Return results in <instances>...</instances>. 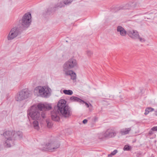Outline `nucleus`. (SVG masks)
I'll return each instance as SVG.
<instances>
[{
  "label": "nucleus",
  "mask_w": 157,
  "mask_h": 157,
  "mask_svg": "<svg viewBox=\"0 0 157 157\" xmlns=\"http://www.w3.org/2000/svg\"><path fill=\"white\" fill-rule=\"evenodd\" d=\"M23 136L22 132L19 131L17 132L15 131H13V139L14 140V142L17 139H21ZM15 143L14 142V143Z\"/></svg>",
  "instance_id": "f8f14e48"
},
{
  "label": "nucleus",
  "mask_w": 157,
  "mask_h": 157,
  "mask_svg": "<svg viewBox=\"0 0 157 157\" xmlns=\"http://www.w3.org/2000/svg\"><path fill=\"white\" fill-rule=\"evenodd\" d=\"M66 101L64 99L60 100L58 104V111L65 117H69L71 114V109L69 106L66 105Z\"/></svg>",
  "instance_id": "7ed1b4c3"
},
{
  "label": "nucleus",
  "mask_w": 157,
  "mask_h": 157,
  "mask_svg": "<svg viewBox=\"0 0 157 157\" xmlns=\"http://www.w3.org/2000/svg\"><path fill=\"white\" fill-rule=\"evenodd\" d=\"M46 122L47 124V126L49 128H51L53 126V124L52 122L50 121L49 120H47Z\"/></svg>",
  "instance_id": "aec40b11"
},
{
  "label": "nucleus",
  "mask_w": 157,
  "mask_h": 157,
  "mask_svg": "<svg viewBox=\"0 0 157 157\" xmlns=\"http://www.w3.org/2000/svg\"><path fill=\"white\" fill-rule=\"evenodd\" d=\"M60 146V144L59 141L55 140H50L45 145V147L42 150L53 151L59 148Z\"/></svg>",
  "instance_id": "423d86ee"
},
{
  "label": "nucleus",
  "mask_w": 157,
  "mask_h": 157,
  "mask_svg": "<svg viewBox=\"0 0 157 157\" xmlns=\"http://www.w3.org/2000/svg\"><path fill=\"white\" fill-rule=\"evenodd\" d=\"M154 110V109L151 107H147L145 109V112L144 113L145 115L147 114L150 112H152Z\"/></svg>",
  "instance_id": "a211bd4d"
},
{
  "label": "nucleus",
  "mask_w": 157,
  "mask_h": 157,
  "mask_svg": "<svg viewBox=\"0 0 157 157\" xmlns=\"http://www.w3.org/2000/svg\"><path fill=\"white\" fill-rule=\"evenodd\" d=\"M87 120L86 119H85L83 121L82 123L83 124H85L87 123Z\"/></svg>",
  "instance_id": "c85d7f7f"
},
{
  "label": "nucleus",
  "mask_w": 157,
  "mask_h": 157,
  "mask_svg": "<svg viewBox=\"0 0 157 157\" xmlns=\"http://www.w3.org/2000/svg\"><path fill=\"white\" fill-rule=\"evenodd\" d=\"M140 155V153H138L137 154V155H136V156L137 157H139V156Z\"/></svg>",
  "instance_id": "2f4dec72"
},
{
  "label": "nucleus",
  "mask_w": 157,
  "mask_h": 157,
  "mask_svg": "<svg viewBox=\"0 0 157 157\" xmlns=\"http://www.w3.org/2000/svg\"><path fill=\"white\" fill-rule=\"evenodd\" d=\"M6 140L4 143L5 147H10L14 145V140L13 138V131H6L3 133Z\"/></svg>",
  "instance_id": "39448f33"
},
{
  "label": "nucleus",
  "mask_w": 157,
  "mask_h": 157,
  "mask_svg": "<svg viewBox=\"0 0 157 157\" xmlns=\"http://www.w3.org/2000/svg\"><path fill=\"white\" fill-rule=\"evenodd\" d=\"M29 95L30 93L28 90L23 89L17 94L15 100L17 101H21L28 98Z\"/></svg>",
  "instance_id": "6e6552de"
},
{
  "label": "nucleus",
  "mask_w": 157,
  "mask_h": 157,
  "mask_svg": "<svg viewBox=\"0 0 157 157\" xmlns=\"http://www.w3.org/2000/svg\"><path fill=\"white\" fill-rule=\"evenodd\" d=\"M82 103H85V104L86 106L87 107V108H88L89 106V104L88 103H86V102H85L84 101V102H82ZM90 106H91V107L92 106V105L91 104H90Z\"/></svg>",
  "instance_id": "a878e982"
},
{
  "label": "nucleus",
  "mask_w": 157,
  "mask_h": 157,
  "mask_svg": "<svg viewBox=\"0 0 157 157\" xmlns=\"http://www.w3.org/2000/svg\"><path fill=\"white\" fill-rule=\"evenodd\" d=\"M70 99L72 101H77L81 103H82V102H84V101L83 100L77 97L74 96H72L70 98Z\"/></svg>",
  "instance_id": "f3484780"
},
{
  "label": "nucleus",
  "mask_w": 157,
  "mask_h": 157,
  "mask_svg": "<svg viewBox=\"0 0 157 157\" xmlns=\"http://www.w3.org/2000/svg\"><path fill=\"white\" fill-rule=\"evenodd\" d=\"M152 131L151 130H150V131L149 132H148V134L149 135H151L153 134V133L152 132Z\"/></svg>",
  "instance_id": "c756f323"
},
{
  "label": "nucleus",
  "mask_w": 157,
  "mask_h": 157,
  "mask_svg": "<svg viewBox=\"0 0 157 157\" xmlns=\"http://www.w3.org/2000/svg\"><path fill=\"white\" fill-rule=\"evenodd\" d=\"M49 10L50 11V10L49 9H48V10H47V14H50V12H49Z\"/></svg>",
  "instance_id": "7c9ffc66"
},
{
  "label": "nucleus",
  "mask_w": 157,
  "mask_h": 157,
  "mask_svg": "<svg viewBox=\"0 0 157 157\" xmlns=\"http://www.w3.org/2000/svg\"><path fill=\"white\" fill-rule=\"evenodd\" d=\"M155 115L157 116V110L155 111Z\"/></svg>",
  "instance_id": "72a5a7b5"
},
{
  "label": "nucleus",
  "mask_w": 157,
  "mask_h": 157,
  "mask_svg": "<svg viewBox=\"0 0 157 157\" xmlns=\"http://www.w3.org/2000/svg\"><path fill=\"white\" fill-rule=\"evenodd\" d=\"M105 137L104 136V134L100 133L98 135V138L100 139H103Z\"/></svg>",
  "instance_id": "393cba45"
},
{
  "label": "nucleus",
  "mask_w": 157,
  "mask_h": 157,
  "mask_svg": "<svg viewBox=\"0 0 157 157\" xmlns=\"http://www.w3.org/2000/svg\"><path fill=\"white\" fill-rule=\"evenodd\" d=\"M117 31L122 36H125L127 34V32L123 27L121 26H119L117 27Z\"/></svg>",
  "instance_id": "ddd939ff"
},
{
  "label": "nucleus",
  "mask_w": 157,
  "mask_h": 157,
  "mask_svg": "<svg viewBox=\"0 0 157 157\" xmlns=\"http://www.w3.org/2000/svg\"><path fill=\"white\" fill-rule=\"evenodd\" d=\"M21 33V29L18 26L13 28L7 36L8 40H11L17 37Z\"/></svg>",
  "instance_id": "1a4fd4ad"
},
{
  "label": "nucleus",
  "mask_w": 157,
  "mask_h": 157,
  "mask_svg": "<svg viewBox=\"0 0 157 157\" xmlns=\"http://www.w3.org/2000/svg\"><path fill=\"white\" fill-rule=\"evenodd\" d=\"M37 107L39 111L37 109L35 105L31 106L28 112V117L29 116L31 118H40L41 114V118H45V111L50 110L52 108V107L48 105L40 103L37 105Z\"/></svg>",
  "instance_id": "f257e3e1"
},
{
  "label": "nucleus",
  "mask_w": 157,
  "mask_h": 157,
  "mask_svg": "<svg viewBox=\"0 0 157 157\" xmlns=\"http://www.w3.org/2000/svg\"><path fill=\"white\" fill-rule=\"evenodd\" d=\"M127 34L130 37L133 39H137L139 35L138 32L134 30L128 31Z\"/></svg>",
  "instance_id": "9d476101"
},
{
  "label": "nucleus",
  "mask_w": 157,
  "mask_h": 157,
  "mask_svg": "<svg viewBox=\"0 0 157 157\" xmlns=\"http://www.w3.org/2000/svg\"><path fill=\"white\" fill-rule=\"evenodd\" d=\"M118 152L117 150H115L113 151L110 154L108 155V157H111L112 155H115Z\"/></svg>",
  "instance_id": "4be33fe9"
},
{
  "label": "nucleus",
  "mask_w": 157,
  "mask_h": 157,
  "mask_svg": "<svg viewBox=\"0 0 157 157\" xmlns=\"http://www.w3.org/2000/svg\"><path fill=\"white\" fill-rule=\"evenodd\" d=\"M131 149V147L129 146L128 145H126L124 146L123 149L124 151H129L130 149Z\"/></svg>",
  "instance_id": "412c9836"
},
{
  "label": "nucleus",
  "mask_w": 157,
  "mask_h": 157,
  "mask_svg": "<svg viewBox=\"0 0 157 157\" xmlns=\"http://www.w3.org/2000/svg\"><path fill=\"white\" fill-rule=\"evenodd\" d=\"M31 14L29 13H26L23 16L20 21L23 28H27L29 26L31 22Z\"/></svg>",
  "instance_id": "0eeeda50"
},
{
  "label": "nucleus",
  "mask_w": 157,
  "mask_h": 157,
  "mask_svg": "<svg viewBox=\"0 0 157 157\" xmlns=\"http://www.w3.org/2000/svg\"><path fill=\"white\" fill-rule=\"evenodd\" d=\"M53 121L59 122L60 121V118H52Z\"/></svg>",
  "instance_id": "cd10ccee"
},
{
  "label": "nucleus",
  "mask_w": 157,
  "mask_h": 157,
  "mask_svg": "<svg viewBox=\"0 0 157 157\" xmlns=\"http://www.w3.org/2000/svg\"><path fill=\"white\" fill-rule=\"evenodd\" d=\"M72 2L71 0H67L66 1H64L63 2H60L55 7H59L61 8L63 6H64V5H67L71 3Z\"/></svg>",
  "instance_id": "4468645a"
},
{
  "label": "nucleus",
  "mask_w": 157,
  "mask_h": 157,
  "mask_svg": "<svg viewBox=\"0 0 157 157\" xmlns=\"http://www.w3.org/2000/svg\"><path fill=\"white\" fill-rule=\"evenodd\" d=\"M104 136L105 137L108 138H113L116 135V133L112 130H107L104 133Z\"/></svg>",
  "instance_id": "9b49d317"
},
{
  "label": "nucleus",
  "mask_w": 157,
  "mask_h": 157,
  "mask_svg": "<svg viewBox=\"0 0 157 157\" xmlns=\"http://www.w3.org/2000/svg\"><path fill=\"white\" fill-rule=\"evenodd\" d=\"M86 54L88 56H91L93 54L92 52L90 50H88L86 51Z\"/></svg>",
  "instance_id": "b1692460"
},
{
  "label": "nucleus",
  "mask_w": 157,
  "mask_h": 157,
  "mask_svg": "<svg viewBox=\"0 0 157 157\" xmlns=\"http://www.w3.org/2000/svg\"><path fill=\"white\" fill-rule=\"evenodd\" d=\"M77 60L71 58L66 62L63 66V71L64 74L66 76H69L73 80H75L76 78V73L72 70H70L78 67Z\"/></svg>",
  "instance_id": "f03ea898"
},
{
  "label": "nucleus",
  "mask_w": 157,
  "mask_h": 157,
  "mask_svg": "<svg viewBox=\"0 0 157 157\" xmlns=\"http://www.w3.org/2000/svg\"><path fill=\"white\" fill-rule=\"evenodd\" d=\"M137 39H139L140 41L141 42H144L145 41V39L140 37L139 35H138V37L137 38Z\"/></svg>",
  "instance_id": "5701e85b"
},
{
  "label": "nucleus",
  "mask_w": 157,
  "mask_h": 157,
  "mask_svg": "<svg viewBox=\"0 0 157 157\" xmlns=\"http://www.w3.org/2000/svg\"><path fill=\"white\" fill-rule=\"evenodd\" d=\"M63 92L64 94L69 95H71L73 93V91L71 90H63Z\"/></svg>",
  "instance_id": "6ab92c4d"
},
{
  "label": "nucleus",
  "mask_w": 157,
  "mask_h": 157,
  "mask_svg": "<svg viewBox=\"0 0 157 157\" xmlns=\"http://www.w3.org/2000/svg\"><path fill=\"white\" fill-rule=\"evenodd\" d=\"M35 119L32 118L33 121L32 125L35 129L38 130L40 129L39 122L37 120H35Z\"/></svg>",
  "instance_id": "2eb2a0df"
},
{
  "label": "nucleus",
  "mask_w": 157,
  "mask_h": 157,
  "mask_svg": "<svg viewBox=\"0 0 157 157\" xmlns=\"http://www.w3.org/2000/svg\"><path fill=\"white\" fill-rule=\"evenodd\" d=\"M151 130L153 131H157V126H154L151 128Z\"/></svg>",
  "instance_id": "bb28decb"
},
{
  "label": "nucleus",
  "mask_w": 157,
  "mask_h": 157,
  "mask_svg": "<svg viewBox=\"0 0 157 157\" xmlns=\"http://www.w3.org/2000/svg\"><path fill=\"white\" fill-rule=\"evenodd\" d=\"M131 128H125L121 130L120 133L122 135H125L129 133V132L131 130Z\"/></svg>",
  "instance_id": "dca6fc26"
},
{
  "label": "nucleus",
  "mask_w": 157,
  "mask_h": 157,
  "mask_svg": "<svg viewBox=\"0 0 157 157\" xmlns=\"http://www.w3.org/2000/svg\"><path fill=\"white\" fill-rule=\"evenodd\" d=\"M51 89L47 86H38L36 87L34 90V93L37 96L44 98H47L51 95Z\"/></svg>",
  "instance_id": "20e7f679"
},
{
  "label": "nucleus",
  "mask_w": 157,
  "mask_h": 157,
  "mask_svg": "<svg viewBox=\"0 0 157 157\" xmlns=\"http://www.w3.org/2000/svg\"><path fill=\"white\" fill-rule=\"evenodd\" d=\"M97 118H94V119H93L92 120V121H94L95 122V121H96V120H97Z\"/></svg>",
  "instance_id": "473e14b6"
}]
</instances>
